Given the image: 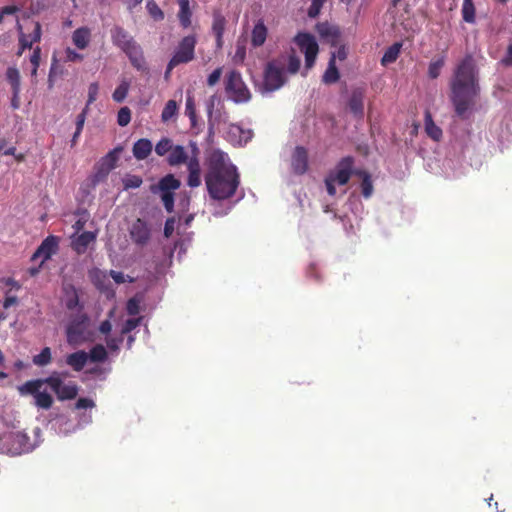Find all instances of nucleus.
<instances>
[{"label":"nucleus","instance_id":"cd10ccee","mask_svg":"<svg viewBox=\"0 0 512 512\" xmlns=\"http://www.w3.org/2000/svg\"><path fill=\"white\" fill-rule=\"evenodd\" d=\"M91 33L89 28L87 27H80L76 29L72 34V41L73 44L78 49H85L90 42Z\"/></svg>","mask_w":512,"mask_h":512},{"label":"nucleus","instance_id":"e433bc0d","mask_svg":"<svg viewBox=\"0 0 512 512\" xmlns=\"http://www.w3.org/2000/svg\"><path fill=\"white\" fill-rule=\"evenodd\" d=\"M475 12L473 0H463L461 9L463 20L467 23H474L476 18Z\"/></svg>","mask_w":512,"mask_h":512},{"label":"nucleus","instance_id":"4be33fe9","mask_svg":"<svg viewBox=\"0 0 512 512\" xmlns=\"http://www.w3.org/2000/svg\"><path fill=\"white\" fill-rule=\"evenodd\" d=\"M153 145L149 139L141 138L137 140L132 148L133 156L137 160L146 159L152 152Z\"/></svg>","mask_w":512,"mask_h":512},{"label":"nucleus","instance_id":"6e6d98bb","mask_svg":"<svg viewBox=\"0 0 512 512\" xmlns=\"http://www.w3.org/2000/svg\"><path fill=\"white\" fill-rule=\"evenodd\" d=\"M325 3L320 0H312V3L308 9V16L315 18L320 14V11Z\"/></svg>","mask_w":512,"mask_h":512},{"label":"nucleus","instance_id":"a878e982","mask_svg":"<svg viewBox=\"0 0 512 512\" xmlns=\"http://www.w3.org/2000/svg\"><path fill=\"white\" fill-rule=\"evenodd\" d=\"M129 58L131 64L137 68L141 69L144 63L143 52L136 42L123 51Z\"/></svg>","mask_w":512,"mask_h":512},{"label":"nucleus","instance_id":"9b49d317","mask_svg":"<svg viewBox=\"0 0 512 512\" xmlns=\"http://www.w3.org/2000/svg\"><path fill=\"white\" fill-rule=\"evenodd\" d=\"M129 234L135 244L144 246L151 238V229L146 221L138 218L132 223Z\"/></svg>","mask_w":512,"mask_h":512},{"label":"nucleus","instance_id":"f704fd0d","mask_svg":"<svg viewBox=\"0 0 512 512\" xmlns=\"http://www.w3.org/2000/svg\"><path fill=\"white\" fill-rule=\"evenodd\" d=\"M108 358V353L102 344H96L88 353V360L92 362H104Z\"/></svg>","mask_w":512,"mask_h":512},{"label":"nucleus","instance_id":"f3484780","mask_svg":"<svg viewBox=\"0 0 512 512\" xmlns=\"http://www.w3.org/2000/svg\"><path fill=\"white\" fill-rule=\"evenodd\" d=\"M181 186V182L177 179L173 174H167L162 177L158 184L151 185L150 191L153 194H157L159 192H169L174 193V191L178 190Z\"/></svg>","mask_w":512,"mask_h":512},{"label":"nucleus","instance_id":"13d9d810","mask_svg":"<svg viewBox=\"0 0 512 512\" xmlns=\"http://www.w3.org/2000/svg\"><path fill=\"white\" fill-rule=\"evenodd\" d=\"M126 310L129 315H137L140 312L139 301L135 298L128 300Z\"/></svg>","mask_w":512,"mask_h":512},{"label":"nucleus","instance_id":"052dcab7","mask_svg":"<svg viewBox=\"0 0 512 512\" xmlns=\"http://www.w3.org/2000/svg\"><path fill=\"white\" fill-rule=\"evenodd\" d=\"M88 108L87 107H84V109L82 110V112L80 114L77 115V118H76V130H80L82 131L83 130V127H84V124H85V120H86V116L88 114Z\"/></svg>","mask_w":512,"mask_h":512},{"label":"nucleus","instance_id":"aec40b11","mask_svg":"<svg viewBox=\"0 0 512 512\" xmlns=\"http://www.w3.org/2000/svg\"><path fill=\"white\" fill-rule=\"evenodd\" d=\"M87 362L88 353L84 350H79L66 356V364L76 372L81 371Z\"/></svg>","mask_w":512,"mask_h":512},{"label":"nucleus","instance_id":"bf43d9fd","mask_svg":"<svg viewBox=\"0 0 512 512\" xmlns=\"http://www.w3.org/2000/svg\"><path fill=\"white\" fill-rule=\"evenodd\" d=\"M222 76V68H216L207 78V85L210 87L215 86Z\"/></svg>","mask_w":512,"mask_h":512},{"label":"nucleus","instance_id":"09e8293b","mask_svg":"<svg viewBox=\"0 0 512 512\" xmlns=\"http://www.w3.org/2000/svg\"><path fill=\"white\" fill-rule=\"evenodd\" d=\"M131 121V110L125 106L120 108L117 114V123L121 127L127 126Z\"/></svg>","mask_w":512,"mask_h":512},{"label":"nucleus","instance_id":"69168bd1","mask_svg":"<svg viewBox=\"0 0 512 512\" xmlns=\"http://www.w3.org/2000/svg\"><path fill=\"white\" fill-rule=\"evenodd\" d=\"M174 219L173 218H168L165 222V226H164V235L165 237H170L174 231Z\"/></svg>","mask_w":512,"mask_h":512},{"label":"nucleus","instance_id":"423d86ee","mask_svg":"<svg viewBox=\"0 0 512 512\" xmlns=\"http://www.w3.org/2000/svg\"><path fill=\"white\" fill-rule=\"evenodd\" d=\"M45 384V378L29 380L22 384L18 390L21 395H32L36 407L48 410L53 405V397L48 392L41 391Z\"/></svg>","mask_w":512,"mask_h":512},{"label":"nucleus","instance_id":"5fc2aeb1","mask_svg":"<svg viewBox=\"0 0 512 512\" xmlns=\"http://www.w3.org/2000/svg\"><path fill=\"white\" fill-rule=\"evenodd\" d=\"M140 324V318H130L122 326L121 334L125 335L133 331Z\"/></svg>","mask_w":512,"mask_h":512},{"label":"nucleus","instance_id":"58836bf2","mask_svg":"<svg viewBox=\"0 0 512 512\" xmlns=\"http://www.w3.org/2000/svg\"><path fill=\"white\" fill-rule=\"evenodd\" d=\"M357 175L363 177L361 182L362 195L365 198H369L373 193V184L370 175L365 171H359Z\"/></svg>","mask_w":512,"mask_h":512},{"label":"nucleus","instance_id":"680f3d73","mask_svg":"<svg viewBox=\"0 0 512 512\" xmlns=\"http://www.w3.org/2000/svg\"><path fill=\"white\" fill-rule=\"evenodd\" d=\"M77 409H86V408H92L95 406V403L93 400L89 398H79L75 404Z\"/></svg>","mask_w":512,"mask_h":512},{"label":"nucleus","instance_id":"37998d69","mask_svg":"<svg viewBox=\"0 0 512 512\" xmlns=\"http://www.w3.org/2000/svg\"><path fill=\"white\" fill-rule=\"evenodd\" d=\"M445 64L444 57L439 58L437 60L431 61L428 67V76L431 79H436L439 77L441 69Z\"/></svg>","mask_w":512,"mask_h":512},{"label":"nucleus","instance_id":"c756f323","mask_svg":"<svg viewBox=\"0 0 512 512\" xmlns=\"http://www.w3.org/2000/svg\"><path fill=\"white\" fill-rule=\"evenodd\" d=\"M94 239L95 236L92 232L85 231L73 241V248L78 253H82L87 249L89 244L94 241Z\"/></svg>","mask_w":512,"mask_h":512},{"label":"nucleus","instance_id":"393cba45","mask_svg":"<svg viewBox=\"0 0 512 512\" xmlns=\"http://www.w3.org/2000/svg\"><path fill=\"white\" fill-rule=\"evenodd\" d=\"M339 78L340 73L336 66V54L333 53L329 59L328 67L322 76V81L325 84H334L339 80Z\"/></svg>","mask_w":512,"mask_h":512},{"label":"nucleus","instance_id":"c9c22d12","mask_svg":"<svg viewBox=\"0 0 512 512\" xmlns=\"http://www.w3.org/2000/svg\"><path fill=\"white\" fill-rule=\"evenodd\" d=\"M32 30L30 33H24V40L27 43H30V48H32L34 43H37L41 40L42 29L41 24L37 21H32L31 23Z\"/></svg>","mask_w":512,"mask_h":512},{"label":"nucleus","instance_id":"ea45409f","mask_svg":"<svg viewBox=\"0 0 512 512\" xmlns=\"http://www.w3.org/2000/svg\"><path fill=\"white\" fill-rule=\"evenodd\" d=\"M52 360L51 349L45 347L41 352L33 357V363L37 366H46Z\"/></svg>","mask_w":512,"mask_h":512},{"label":"nucleus","instance_id":"dca6fc26","mask_svg":"<svg viewBox=\"0 0 512 512\" xmlns=\"http://www.w3.org/2000/svg\"><path fill=\"white\" fill-rule=\"evenodd\" d=\"M212 17V32L216 38V46L217 48H222L227 20L220 9H214Z\"/></svg>","mask_w":512,"mask_h":512},{"label":"nucleus","instance_id":"4468645a","mask_svg":"<svg viewBox=\"0 0 512 512\" xmlns=\"http://www.w3.org/2000/svg\"><path fill=\"white\" fill-rule=\"evenodd\" d=\"M291 167L295 174L303 175L308 170V151L303 146H297L291 156Z\"/></svg>","mask_w":512,"mask_h":512},{"label":"nucleus","instance_id":"f03ea898","mask_svg":"<svg viewBox=\"0 0 512 512\" xmlns=\"http://www.w3.org/2000/svg\"><path fill=\"white\" fill-rule=\"evenodd\" d=\"M204 179L210 198L218 201L232 198L240 185L237 167L220 151L210 155Z\"/></svg>","mask_w":512,"mask_h":512},{"label":"nucleus","instance_id":"473e14b6","mask_svg":"<svg viewBox=\"0 0 512 512\" xmlns=\"http://www.w3.org/2000/svg\"><path fill=\"white\" fill-rule=\"evenodd\" d=\"M6 79L8 83L11 85L12 92L20 93V73L19 70L15 67H9L6 71Z\"/></svg>","mask_w":512,"mask_h":512},{"label":"nucleus","instance_id":"79ce46f5","mask_svg":"<svg viewBox=\"0 0 512 512\" xmlns=\"http://www.w3.org/2000/svg\"><path fill=\"white\" fill-rule=\"evenodd\" d=\"M122 182H123L124 190H129V189L139 188L142 185L143 180L138 175L127 174L122 179Z\"/></svg>","mask_w":512,"mask_h":512},{"label":"nucleus","instance_id":"a18cd8bd","mask_svg":"<svg viewBox=\"0 0 512 512\" xmlns=\"http://www.w3.org/2000/svg\"><path fill=\"white\" fill-rule=\"evenodd\" d=\"M111 170H108L107 167L102 165L101 163H98L96 165L95 173L92 176V184L96 185L102 181H104L107 176L109 175Z\"/></svg>","mask_w":512,"mask_h":512},{"label":"nucleus","instance_id":"f8f14e48","mask_svg":"<svg viewBox=\"0 0 512 512\" xmlns=\"http://www.w3.org/2000/svg\"><path fill=\"white\" fill-rule=\"evenodd\" d=\"M58 243L59 238L53 235L48 236L45 238L40 246L36 249V251L33 253L31 260L35 261L39 258H41V264L40 266L48 260L53 254H55L58 250Z\"/></svg>","mask_w":512,"mask_h":512},{"label":"nucleus","instance_id":"e2e57ef3","mask_svg":"<svg viewBox=\"0 0 512 512\" xmlns=\"http://www.w3.org/2000/svg\"><path fill=\"white\" fill-rule=\"evenodd\" d=\"M41 59V48L37 46L33 49V53L30 56V62L32 66L39 67Z\"/></svg>","mask_w":512,"mask_h":512},{"label":"nucleus","instance_id":"7c9ffc66","mask_svg":"<svg viewBox=\"0 0 512 512\" xmlns=\"http://www.w3.org/2000/svg\"><path fill=\"white\" fill-rule=\"evenodd\" d=\"M425 131L435 141H439L442 137V130L434 123L429 112L425 114Z\"/></svg>","mask_w":512,"mask_h":512},{"label":"nucleus","instance_id":"5701e85b","mask_svg":"<svg viewBox=\"0 0 512 512\" xmlns=\"http://www.w3.org/2000/svg\"><path fill=\"white\" fill-rule=\"evenodd\" d=\"M190 157L188 156L185 148L181 145L173 146L167 158L170 166H179L181 164H187Z\"/></svg>","mask_w":512,"mask_h":512},{"label":"nucleus","instance_id":"0e129e2a","mask_svg":"<svg viewBox=\"0 0 512 512\" xmlns=\"http://www.w3.org/2000/svg\"><path fill=\"white\" fill-rule=\"evenodd\" d=\"M18 7L16 6H4L0 9V24L2 23L3 21V18L5 15H13L15 14L16 12H18Z\"/></svg>","mask_w":512,"mask_h":512},{"label":"nucleus","instance_id":"f257e3e1","mask_svg":"<svg viewBox=\"0 0 512 512\" xmlns=\"http://www.w3.org/2000/svg\"><path fill=\"white\" fill-rule=\"evenodd\" d=\"M478 68L472 54H466L456 65L450 80V100L455 113L467 119L480 92Z\"/></svg>","mask_w":512,"mask_h":512},{"label":"nucleus","instance_id":"7ed1b4c3","mask_svg":"<svg viewBox=\"0 0 512 512\" xmlns=\"http://www.w3.org/2000/svg\"><path fill=\"white\" fill-rule=\"evenodd\" d=\"M284 56L267 62L264 69L263 88L268 92L280 89L286 83Z\"/></svg>","mask_w":512,"mask_h":512},{"label":"nucleus","instance_id":"de8ad7c7","mask_svg":"<svg viewBox=\"0 0 512 512\" xmlns=\"http://www.w3.org/2000/svg\"><path fill=\"white\" fill-rule=\"evenodd\" d=\"M146 7L148 10V13L154 20L161 21L164 19V12L161 10V8L158 6V4L155 1L149 0L147 2Z\"/></svg>","mask_w":512,"mask_h":512},{"label":"nucleus","instance_id":"2eb2a0df","mask_svg":"<svg viewBox=\"0 0 512 512\" xmlns=\"http://www.w3.org/2000/svg\"><path fill=\"white\" fill-rule=\"evenodd\" d=\"M364 98L365 90L363 88H355L348 99V108L356 118H362L364 115Z\"/></svg>","mask_w":512,"mask_h":512},{"label":"nucleus","instance_id":"20e7f679","mask_svg":"<svg viewBox=\"0 0 512 512\" xmlns=\"http://www.w3.org/2000/svg\"><path fill=\"white\" fill-rule=\"evenodd\" d=\"M354 159L351 156L342 158L333 171H330L325 178V186L330 196L336 195L335 184L346 185L353 173Z\"/></svg>","mask_w":512,"mask_h":512},{"label":"nucleus","instance_id":"b1692460","mask_svg":"<svg viewBox=\"0 0 512 512\" xmlns=\"http://www.w3.org/2000/svg\"><path fill=\"white\" fill-rule=\"evenodd\" d=\"M85 326L84 321L73 320L67 326V340L69 343L79 342L84 334Z\"/></svg>","mask_w":512,"mask_h":512},{"label":"nucleus","instance_id":"2f4dec72","mask_svg":"<svg viewBox=\"0 0 512 512\" xmlns=\"http://www.w3.org/2000/svg\"><path fill=\"white\" fill-rule=\"evenodd\" d=\"M402 48V43L396 42L392 44L388 49L385 51L384 55L382 56L381 63L382 65L386 66L388 64H391L395 62L400 54Z\"/></svg>","mask_w":512,"mask_h":512},{"label":"nucleus","instance_id":"412c9836","mask_svg":"<svg viewBox=\"0 0 512 512\" xmlns=\"http://www.w3.org/2000/svg\"><path fill=\"white\" fill-rule=\"evenodd\" d=\"M268 35V29L262 20H259L253 27L251 32V45L254 48L261 47Z\"/></svg>","mask_w":512,"mask_h":512},{"label":"nucleus","instance_id":"774afa93","mask_svg":"<svg viewBox=\"0 0 512 512\" xmlns=\"http://www.w3.org/2000/svg\"><path fill=\"white\" fill-rule=\"evenodd\" d=\"M112 330V324L109 320H104L101 322L100 326H99V331L102 333V334H105V335H108Z\"/></svg>","mask_w":512,"mask_h":512},{"label":"nucleus","instance_id":"3c124183","mask_svg":"<svg viewBox=\"0 0 512 512\" xmlns=\"http://www.w3.org/2000/svg\"><path fill=\"white\" fill-rule=\"evenodd\" d=\"M16 24H17V30L19 33V49H18L16 55L21 56L23 54V52L25 51V49H30V43H27L24 40L23 28H22L21 24L19 23L18 19H16Z\"/></svg>","mask_w":512,"mask_h":512},{"label":"nucleus","instance_id":"9d476101","mask_svg":"<svg viewBox=\"0 0 512 512\" xmlns=\"http://www.w3.org/2000/svg\"><path fill=\"white\" fill-rule=\"evenodd\" d=\"M197 45V36L195 34L183 37L177 44L174 53L170 59L173 63L187 64L195 58V48Z\"/></svg>","mask_w":512,"mask_h":512},{"label":"nucleus","instance_id":"603ef678","mask_svg":"<svg viewBox=\"0 0 512 512\" xmlns=\"http://www.w3.org/2000/svg\"><path fill=\"white\" fill-rule=\"evenodd\" d=\"M161 200L163 205L168 213L173 212L174 210V200L175 194L169 192H161Z\"/></svg>","mask_w":512,"mask_h":512},{"label":"nucleus","instance_id":"ddd939ff","mask_svg":"<svg viewBox=\"0 0 512 512\" xmlns=\"http://www.w3.org/2000/svg\"><path fill=\"white\" fill-rule=\"evenodd\" d=\"M193 150L195 152V155L191 156L187 163V185L191 188H196L201 185V166L199 158L197 156L198 149L195 145Z\"/></svg>","mask_w":512,"mask_h":512},{"label":"nucleus","instance_id":"1a4fd4ad","mask_svg":"<svg viewBox=\"0 0 512 512\" xmlns=\"http://www.w3.org/2000/svg\"><path fill=\"white\" fill-rule=\"evenodd\" d=\"M61 376L62 374L53 372L49 377L45 378V382L53 390L60 401L76 398L79 391L77 384L74 382L64 384Z\"/></svg>","mask_w":512,"mask_h":512},{"label":"nucleus","instance_id":"a211bd4d","mask_svg":"<svg viewBox=\"0 0 512 512\" xmlns=\"http://www.w3.org/2000/svg\"><path fill=\"white\" fill-rule=\"evenodd\" d=\"M111 37L113 43L122 51L126 50L136 42L122 27L118 26L111 30Z\"/></svg>","mask_w":512,"mask_h":512},{"label":"nucleus","instance_id":"4d7b16f0","mask_svg":"<svg viewBox=\"0 0 512 512\" xmlns=\"http://www.w3.org/2000/svg\"><path fill=\"white\" fill-rule=\"evenodd\" d=\"M65 60L67 62H81L83 55L68 47L65 50Z\"/></svg>","mask_w":512,"mask_h":512},{"label":"nucleus","instance_id":"49530a36","mask_svg":"<svg viewBox=\"0 0 512 512\" xmlns=\"http://www.w3.org/2000/svg\"><path fill=\"white\" fill-rule=\"evenodd\" d=\"M173 148L172 140L169 138H162L155 146V152L158 156H164Z\"/></svg>","mask_w":512,"mask_h":512},{"label":"nucleus","instance_id":"72a5a7b5","mask_svg":"<svg viewBox=\"0 0 512 512\" xmlns=\"http://www.w3.org/2000/svg\"><path fill=\"white\" fill-rule=\"evenodd\" d=\"M121 150V147L114 148L113 150L109 151L104 157H102L99 163L107 167L108 170H113L116 167V163L119 159V154Z\"/></svg>","mask_w":512,"mask_h":512},{"label":"nucleus","instance_id":"6ab92c4d","mask_svg":"<svg viewBox=\"0 0 512 512\" xmlns=\"http://www.w3.org/2000/svg\"><path fill=\"white\" fill-rule=\"evenodd\" d=\"M89 278L96 288L102 292L110 291V281L105 271L94 268L89 271Z\"/></svg>","mask_w":512,"mask_h":512},{"label":"nucleus","instance_id":"8fccbe9b","mask_svg":"<svg viewBox=\"0 0 512 512\" xmlns=\"http://www.w3.org/2000/svg\"><path fill=\"white\" fill-rule=\"evenodd\" d=\"M301 66L300 58L295 54V51L292 50L291 54L288 56V67L287 71L290 74H296Z\"/></svg>","mask_w":512,"mask_h":512},{"label":"nucleus","instance_id":"a19ab883","mask_svg":"<svg viewBox=\"0 0 512 512\" xmlns=\"http://www.w3.org/2000/svg\"><path fill=\"white\" fill-rule=\"evenodd\" d=\"M185 114L189 117L192 124H194L196 121L195 100H194V96L189 91L187 92V96H186Z\"/></svg>","mask_w":512,"mask_h":512},{"label":"nucleus","instance_id":"6e6552de","mask_svg":"<svg viewBox=\"0 0 512 512\" xmlns=\"http://www.w3.org/2000/svg\"><path fill=\"white\" fill-rule=\"evenodd\" d=\"M293 42L305 56V68L307 70L311 69L319 52V45L315 37L308 32H299L293 38Z\"/></svg>","mask_w":512,"mask_h":512},{"label":"nucleus","instance_id":"338daca9","mask_svg":"<svg viewBox=\"0 0 512 512\" xmlns=\"http://www.w3.org/2000/svg\"><path fill=\"white\" fill-rule=\"evenodd\" d=\"M109 276L112 277V279L117 284H122V283H124L126 281L125 275L122 272H118V271H115V270H110Z\"/></svg>","mask_w":512,"mask_h":512},{"label":"nucleus","instance_id":"c03bdc74","mask_svg":"<svg viewBox=\"0 0 512 512\" xmlns=\"http://www.w3.org/2000/svg\"><path fill=\"white\" fill-rule=\"evenodd\" d=\"M129 91V83L126 81H123L119 84V86L115 89V91L112 94L113 100L115 102L121 103L126 98Z\"/></svg>","mask_w":512,"mask_h":512},{"label":"nucleus","instance_id":"864d4df0","mask_svg":"<svg viewBox=\"0 0 512 512\" xmlns=\"http://www.w3.org/2000/svg\"><path fill=\"white\" fill-rule=\"evenodd\" d=\"M98 92H99V85L97 82H93L89 85L88 87V99H87V103H86V106L88 109H89V106L95 102V100L97 99V96H98Z\"/></svg>","mask_w":512,"mask_h":512},{"label":"nucleus","instance_id":"0eeeda50","mask_svg":"<svg viewBox=\"0 0 512 512\" xmlns=\"http://www.w3.org/2000/svg\"><path fill=\"white\" fill-rule=\"evenodd\" d=\"M3 449L12 455L27 453L33 449L30 437L22 431H12L3 435L0 439Z\"/></svg>","mask_w":512,"mask_h":512},{"label":"nucleus","instance_id":"39448f33","mask_svg":"<svg viewBox=\"0 0 512 512\" xmlns=\"http://www.w3.org/2000/svg\"><path fill=\"white\" fill-rule=\"evenodd\" d=\"M225 92L236 104L246 103L251 99V92L243 81L240 72L230 71L225 77Z\"/></svg>","mask_w":512,"mask_h":512},{"label":"nucleus","instance_id":"4c0bfd02","mask_svg":"<svg viewBox=\"0 0 512 512\" xmlns=\"http://www.w3.org/2000/svg\"><path fill=\"white\" fill-rule=\"evenodd\" d=\"M178 111V105L175 100H169L165 104L162 113H161V120L163 122H168L171 120L174 116H176Z\"/></svg>","mask_w":512,"mask_h":512},{"label":"nucleus","instance_id":"bb28decb","mask_svg":"<svg viewBox=\"0 0 512 512\" xmlns=\"http://www.w3.org/2000/svg\"><path fill=\"white\" fill-rule=\"evenodd\" d=\"M179 4V12H178V19L180 22V25L186 29L191 26V18H192V11L190 9V1L189 0H178Z\"/></svg>","mask_w":512,"mask_h":512},{"label":"nucleus","instance_id":"c85d7f7f","mask_svg":"<svg viewBox=\"0 0 512 512\" xmlns=\"http://www.w3.org/2000/svg\"><path fill=\"white\" fill-rule=\"evenodd\" d=\"M228 135L237 138L235 142L239 145L246 144L251 138V131L244 130L237 124H232L229 127Z\"/></svg>","mask_w":512,"mask_h":512}]
</instances>
